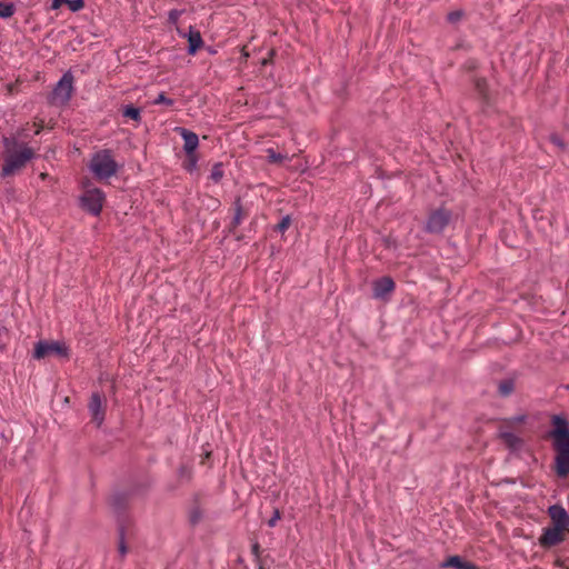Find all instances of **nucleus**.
Masks as SVG:
<instances>
[{
  "instance_id": "nucleus-1",
  "label": "nucleus",
  "mask_w": 569,
  "mask_h": 569,
  "mask_svg": "<svg viewBox=\"0 0 569 569\" xmlns=\"http://www.w3.org/2000/svg\"><path fill=\"white\" fill-rule=\"evenodd\" d=\"M553 429L550 431L555 450L553 470L559 478L569 476V422L560 417L551 419Z\"/></svg>"
},
{
  "instance_id": "nucleus-2",
  "label": "nucleus",
  "mask_w": 569,
  "mask_h": 569,
  "mask_svg": "<svg viewBox=\"0 0 569 569\" xmlns=\"http://www.w3.org/2000/svg\"><path fill=\"white\" fill-rule=\"evenodd\" d=\"M2 142L4 151L0 176L7 178L20 172L34 157V151L27 143L19 142L16 138L4 137Z\"/></svg>"
},
{
  "instance_id": "nucleus-3",
  "label": "nucleus",
  "mask_w": 569,
  "mask_h": 569,
  "mask_svg": "<svg viewBox=\"0 0 569 569\" xmlns=\"http://www.w3.org/2000/svg\"><path fill=\"white\" fill-rule=\"evenodd\" d=\"M89 170L99 181H104L116 176L119 164L110 149H101L94 152L89 161Z\"/></svg>"
},
{
  "instance_id": "nucleus-4",
  "label": "nucleus",
  "mask_w": 569,
  "mask_h": 569,
  "mask_svg": "<svg viewBox=\"0 0 569 569\" xmlns=\"http://www.w3.org/2000/svg\"><path fill=\"white\" fill-rule=\"evenodd\" d=\"M451 219L452 212L449 209L445 207L432 209L427 217L425 230L428 233L439 234L447 228Z\"/></svg>"
},
{
  "instance_id": "nucleus-5",
  "label": "nucleus",
  "mask_w": 569,
  "mask_h": 569,
  "mask_svg": "<svg viewBox=\"0 0 569 569\" xmlns=\"http://www.w3.org/2000/svg\"><path fill=\"white\" fill-rule=\"evenodd\" d=\"M72 92L73 76L71 72H66L56 84L50 101L54 106H64L71 99Z\"/></svg>"
},
{
  "instance_id": "nucleus-6",
  "label": "nucleus",
  "mask_w": 569,
  "mask_h": 569,
  "mask_svg": "<svg viewBox=\"0 0 569 569\" xmlns=\"http://www.w3.org/2000/svg\"><path fill=\"white\" fill-rule=\"evenodd\" d=\"M104 199L106 196L101 189L87 188L81 196V206L93 216H99L102 210Z\"/></svg>"
},
{
  "instance_id": "nucleus-7",
  "label": "nucleus",
  "mask_w": 569,
  "mask_h": 569,
  "mask_svg": "<svg viewBox=\"0 0 569 569\" xmlns=\"http://www.w3.org/2000/svg\"><path fill=\"white\" fill-rule=\"evenodd\" d=\"M567 532H569V530L551 526L546 527L542 529V533L538 539L539 545L545 549L556 547L566 540Z\"/></svg>"
},
{
  "instance_id": "nucleus-8",
  "label": "nucleus",
  "mask_w": 569,
  "mask_h": 569,
  "mask_svg": "<svg viewBox=\"0 0 569 569\" xmlns=\"http://www.w3.org/2000/svg\"><path fill=\"white\" fill-rule=\"evenodd\" d=\"M49 356H67L66 347L58 341H44L41 340L36 343L33 357L38 360L43 359Z\"/></svg>"
},
{
  "instance_id": "nucleus-9",
  "label": "nucleus",
  "mask_w": 569,
  "mask_h": 569,
  "mask_svg": "<svg viewBox=\"0 0 569 569\" xmlns=\"http://www.w3.org/2000/svg\"><path fill=\"white\" fill-rule=\"evenodd\" d=\"M88 409L91 415L92 421L100 427L104 420L106 416V399L99 392H93L91 395L90 401L88 403Z\"/></svg>"
},
{
  "instance_id": "nucleus-10",
  "label": "nucleus",
  "mask_w": 569,
  "mask_h": 569,
  "mask_svg": "<svg viewBox=\"0 0 569 569\" xmlns=\"http://www.w3.org/2000/svg\"><path fill=\"white\" fill-rule=\"evenodd\" d=\"M547 512L551 520V527L569 530V515L562 506L552 505Z\"/></svg>"
},
{
  "instance_id": "nucleus-11",
  "label": "nucleus",
  "mask_w": 569,
  "mask_h": 569,
  "mask_svg": "<svg viewBox=\"0 0 569 569\" xmlns=\"http://www.w3.org/2000/svg\"><path fill=\"white\" fill-rule=\"evenodd\" d=\"M177 131L180 133V136L183 139V150L186 154L196 153V150L199 146V138L198 136L186 129V128H177Z\"/></svg>"
},
{
  "instance_id": "nucleus-12",
  "label": "nucleus",
  "mask_w": 569,
  "mask_h": 569,
  "mask_svg": "<svg viewBox=\"0 0 569 569\" xmlns=\"http://www.w3.org/2000/svg\"><path fill=\"white\" fill-rule=\"evenodd\" d=\"M395 289V281L390 277H382L373 283V296L376 298H383L386 295L392 292Z\"/></svg>"
},
{
  "instance_id": "nucleus-13",
  "label": "nucleus",
  "mask_w": 569,
  "mask_h": 569,
  "mask_svg": "<svg viewBox=\"0 0 569 569\" xmlns=\"http://www.w3.org/2000/svg\"><path fill=\"white\" fill-rule=\"evenodd\" d=\"M499 438L510 449L516 450L521 447L522 440L508 428L500 427Z\"/></svg>"
},
{
  "instance_id": "nucleus-14",
  "label": "nucleus",
  "mask_w": 569,
  "mask_h": 569,
  "mask_svg": "<svg viewBox=\"0 0 569 569\" xmlns=\"http://www.w3.org/2000/svg\"><path fill=\"white\" fill-rule=\"evenodd\" d=\"M188 53L196 54V52L202 47L203 40L201 33L198 30H193L192 28L188 33Z\"/></svg>"
},
{
  "instance_id": "nucleus-15",
  "label": "nucleus",
  "mask_w": 569,
  "mask_h": 569,
  "mask_svg": "<svg viewBox=\"0 0 569 569\" xmlns=\"http://www.w3.org/2000/svg\"><path fill=\"white\" fill-rule=\"evenodd\" d=\"M443 568H455V569H478L477 566L469 561L462 560L459 556L449 557L442 565Z\"/></svg>"
},
{
  "instance_id": "nucleus-16",
  "label": "nucleus",
  "mask_w": 569,
  "mask_h": 569,
  "mask_svg": "<svg viewBox=\"0 0 569 569\" xmlns=\"http://www.w3.org/2000/svg\"><path fill=\"white\" fill-rule=\"evenodd\" d=\"M246 217H247V212L242 209L240 201L237 200L236 206H234V216H233L230 227H229L230 232H234L237 227L241 224V222L243 221V219Z\"/></svg>"
},
{
  "instance_id": "nucleus-17",
  "label": "nucleus",
  "mask_w": 569,
  "mask_h": 569,
  "mask_svg": "<svg viewBox=\"0 0 569 569\" xmlns=\"http://www.w3.org/2000/svg\"><path fill=\"white\" fill-rule=\"evenodd\" d=\"M515 390V381L512 379H505L499 382L498 391L502 397L510 396Z\"/></svg>"
},
{
  "instance_id": "nucleus-18",
  "label": "nucleus",
  "mask_w": 569,
  "mask_h": 569,
  "mask_svg": "<svg viewBox=\"0 0 569 569\" xmlns=\"http://www.w3.org/2000/svg\"><path fill=\"white\" fill-rule=\"evenodd\" d=\"M122 114H123V117H126V118H128L130 120H133L136 122H139L141 120L140 109L136 108V107H133L131 104L126 106L123 108Z\"/></svg>"
},
{
  "instance_id": "nucleus-19",
  "label": "nucleus",
  "mask_w": 569,
  "mask_h": 569,
  "mask_svg": "<svg viewBox=\"0 0 569 569\" xmlns=\"http://www.w3.org/2000/svg\"><path fill=\"white\" fill-rule=\"evenodd\" d=\"M224 171H223V164L221 162L214 163L211 168L210 172V180L214 183H218L223 178Z\"/></svg>"
},
{
  "instance_id": "nucleus-20",
  "label": "nucleus",
  "mask_w": 569,
  "mask_h": 569,
  "mask_svg": "<svg viewBox=\"0 0 569 569\" xmlns=\"http://www.w3.org/2000/svg\"><path fill=\"white\" fill-rule=\"evenodd\" d=\"M16 8L13 3L0 2V18H10L13 16Z\"/></svg>"
},
{
  "instance_id": "nucleus-21",
  "label": "nucleus",
  "mask_w": 569,
  "mask_h": 569,
  "mask_svg": "<svg viewBox=\"0 0 569 569\" xmlns=\"http://www.w3.org/2000/svg\"><path fill=\"white\" fill-rule=\"evenodd\" d=\"M202 518V511L198 506H194L189 511V521L191 525H197Z\"/></svg>"
},
{
  "instance_id": "nucleus-22",
  "label": "nucleus",
  "mask_w": 569,
  "mask_h": 569,
  "mask_svg": "<svg viewBox=\"0 0 569 569\" xmlns=\"http://www.w3.org/2000/svg\"><path fill=\"white\" fill-rule=\"evenodd\" d=\"M525 420H526V416H523V415L517 416V417L505 420L503 425L501 427H505L508 429L513 428L515 426H519V425L523 423Z\"/></svg>"
},
{
  "instance_id": "nucleus-23",
  "label": "nucleus",
  "mask_w": 569,
  "mask_h": 569,
  "mask_svg": "<svg viewBox=\"0 0 569 569\" xmlns=\"http://www.w3.org/2000/svg\"><path fill=\"white\" fill-rule=\"evenodd\" d=\"M475 87L478 93L481 96V98L487 100V81L485 79H477L475 81Z\"/></svg>"
},
{
  "instance_id": "nucleus-24",
  "label": "nucleus",
  "mask_w": 569,
  "mask_h": 569,
  "mask_svg": "<svg viewBox=\"0 0 569 569\" xmlns=\"http://www.w3.org/2000/svg\"><path fill=\"white\" fill-rule=\"evenodd\" d=\"M197 162H198V157L196 153L187 154V159L183 163V167H184V169H187L188 171L191 172L196 168Z\"/></svg>"
},
{
  "instance_id": "nucleus-25",
  "label": "nucleus",
  "mask_w": 569,
  "mask_h": 569,
  "mask_svg": "<svg viewBox=\"0 0 569 569\" xmlns=\"http://www.w3.org/2000/svg\"><path fill=\"white\" fill-rule=\"evenodd\" d=\"M154 104H166V106H173L174 101L166 96L164 92H161L158 94V97L153 101Z\"/></svg>"
},
{
  "instance_id": "nucleus-26",
  "label": "nucleus",
  "mask_w": 569,
  "mask_h": 569,
  "mask_svg": "<svg viewBox=\"0 0 569 569\" xmlns=\"http://www.w3.org/2000/svg\"><path fill=\"white\" fill-rule=\"evenodd\" d=\"M67 4L69 6V9L72 12L80 11L84 8V1L83 0H68Z\"/></svg>"
},
{
  "instance_id": "nucleus-27",
  "label": "nucleus",
  "mask_w": 569,
  "mask_h": 569,
  "mask_svg": "<svg viewBox=\"0 0 569 569\" xmlns=\"http://www.w3.org/2000/svg\"><path fill=\"white\" fill-rule=\"evenodd\" d=\"M291 224V219L289 216H286L281 219V221L277 224L276 230L279 232H284L289 229Z\"/></svg>"
},
{
  "instance_id": "nucleus-28",
  "label": "nucleus",
  "mask_w": 569,
  "mask_h": 569,
  "mask_svg": "<svg viewBox=\"0 0 569 569\" xmlns=\"http://www.w3.org/2000/svg\"><path fill=\"white\" fill-rule=\"evenodd\" d=\"M268 158H269V161L272 163H280L284 159V157L281 153H277L272 149L268 150Z\"/></svg>"
},
{
  "instance_id": "nucleus-29",
  "label": "nucleus",
  "mask_w": 569,
  "mask_h": 569,
  "mask_svg": "<svg viewBox=\"0 0 569 569\" xmlns=\"http://www.w3.org/2000/svg\"><path fill=\"white\" fill-rule=\"evenodd\" d=\"M280 518H281V513L278 509H276L273 512V516L268 520V526L274 527L277 525L278 520H280Z\"/></svg>"
},
{
  "instance_id": "nucleus-30",
  "label": "nucleus",
  "mask_w": 569,
  "mask_h": 569,
  "mask_svg": "<svg viewBox=\"0 0 569 569\" xmlns=\"http://www.w3.org/2000/svg\"><path fill=\"white\" fill-rule=\"evenodd\" d=\"M461 17H462L461 11H453L448 14V20L450 22L455 23V22L459 21Z\"/></svg>"
},
{
  "instance_id": "nucleus-31",
  "label": "nucleus",
  "mask_w": 569,
  "mask_h": 569,
  "mask_svg": "<svg viewBox=\"0 0 569 569\" xmlns=\"http://www.w3.org/2000/svg\"><path fill=\"white\" fill-rule=\"evenodd\" d=\"M550 141H551L555 146H557V147H559V148H563V147H565V143H563L562 139H561L559 136H557V134H551V136H550Z\"/></svg>"
},
{
  "instance_id": "nucleus-32",
  "label": "nucleus",
  "mask_w": 569,
  "mask_h": 569,
  "mask_svg": "<svg viewBox=\"0 0 569 569\" xmlns=\"http://www.w3.org/2000/svg\"><path fill=\"white\" fill-rule=\"evenodd\" d=\"M127 546L124 543V540H123V535L121 533L120 536V541H119V546H118V551L121 556H124L127 553Z\"/></svg>"
},
{
  "instance_id": "nucleus-33",
  "label": "nucleus",
  "mask_w": 569,
  "mask_h": 569,
  "mask_svg": "<svg viewBox=\"0 0 569 569\" xmlns=\"http://www.w3.org/2000/svg\"><path fill=\"white\" fill-rule=\"evenodd\" d=\"M68 0H53L51 8L59 9L61 6L67 4Z\"/></svg>"
},
{
  "instance_id": "nucleus-34",
  "label": "nucleus",
  "mask_w": 569,
  "mask_h": 569,
  "mask_svg": "<svg viewBox=\"0 0 569 569\" xmlns=\"http://www.w3.org/2000/svg\"><path fill=\"white\" fill-rule=\"evenodd\" d=\"M252 552H253L256 556H258V553H259V545H258V543H254V545L252 546Z\"/></svg>"
},
{
  "instance_id": "nucleus-35",
  "label": "nucleus",
  "mask_w": 569,
  "mask_h": 569,
  "mask_svg": "<svg viewBox=\"0 0 569 569\" xmlns=\"http://www.w3.org/2000/svg\"><path fill=\"white\" fill-rule=\"evenodd\" d=\"M267 63H268V59H264V60L262 61V64H267Z\"/></svg>"
}]
</instances>
